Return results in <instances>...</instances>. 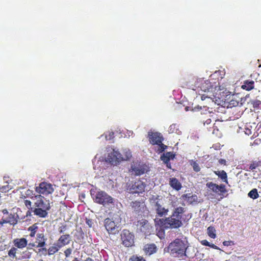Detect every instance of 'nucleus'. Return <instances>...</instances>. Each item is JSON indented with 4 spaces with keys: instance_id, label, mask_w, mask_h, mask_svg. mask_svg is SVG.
Wrapping results in <instances>:
<instances>
[{
    "instance_id": "1",
    "label": "nucleus",
    "mask_w": 261,
    "mask_h": 261,
    "mask_svg": "<svg viewBox=\"0 0 261 261\" xmlns=\"http://www.w3.org/2000/svg\"><path fill=\"white\" fill-rule=\"evenodd\" d=\"M185 211V208L181 206L175 208L170 217L160 220L161 227L166 229L180 227L183 224L182 220Z\"/></svg>"
},
{
    "instance_id": "2",
    "label": "nucleus",
    "mask_w": 261,
    "mask_h": 261,
    "mask_svg": "<svg viewBox=\"0 0 261 261\" xmlns=\"http://www.w3.org/2000/svg\"><path fill=\"white\" fill-rule=\"evenodd\" d=\"M170 254L174 257H182L186 256V244L184 242L179 239H175L169 245Z\"/></svg>"
},
{
    "instance_id": "3",
    "label": "nucleus",
    "mask_w": 261,
    "mask_h": 261,
    "mask_svg": "<svg viewBox=\"0 0 261 261\" xmlns=\"http://www.w3.org/2000/svg\"><path fill=\"white\" fill-rule=\"evenodd\" d=\"M149 170L147 165L140 161L132 162L129 169V172L135 176H141L147 173Z\"/></svg>"
},
{
    "instance_id": "4",
    "label": "nucleus",
    "mask_w": 261,
    "mask_h": 261,
    "mask_svg": "<svg viewBox=\"0 0 261 261\" xmlns=\"http://www.w3.org/2000/svg\"><path fill=\"white\" fill-rule=\"evenodd\" d=\"M47 238L46 237L45 234L43 232L38 233L36 234L35 243H30L28 244V248L31 249L33 247L40 248L39 252L47 251V248L45 247L46 245V241Z\"/></svg>"
},
{
    "instance_id": "5",
    "label": "nucleus",
    "mask_w": 261,
    "mask_h": 261,
    "mask_svg": "<svg viewBox=\"0 0 261 261\" xmlns=\"http://www.w3.org/2000/svg\"><path fill=\"white\" fill-rule=\"evenodd\" d=\"M146 187V181H144L141 178H138L134 181H132L129 183L128 186V190L131 193L140 194L145 191Z\"/></svg>"
},
{
    "instance_id": "6",
    "label": "nucleus",
    "mask_w": 261,
    "mask_h": 261,
    "mask_svg": "<svg viewBox=\"0 0 261 261\" xmlns=\"http://www.w3.org/2000/svg\"><path fill=\"white\" fill-rule=\"evenodd\" d=\"M206 186L215 195L220 196L221 199L226 196L224 195L225 194L227 193V190L225 185H218L211 181L206 183Z\"/></svg>"
},
{
    "instance_id": "7",
    "label": "nucleus",
    "mask_w": 261,
    "mask_h": 261,
    "mask_svg": "<svg viewBox=\"0 0 261 261\" xmlns=\"http://www.w3.org/2000/svg\"><path fill=\"white\" fill-rule=\"evenodd\" d=\"M93 198L94 202L103 205L113 202V198L107 193L102 191L97 192L94 196L93 195Z\"/></svg>"
},
{
    "instance_id": "8",
    "label": "nucleus",
    "mask_w": 261,
    "mask_h": 261,
    "mask_svg": "<svg viewBox=\"0 0 261 261\" xmlns=\"http://www.w3.org/2000/svg\"><path fill=\"white\" fill-rule=\"evenodd\" d=\"M159 197L160 196L159 195H152L149 200L150 203L153 204L155 208L156 213L159 216L162 217L168 214V209L163 207L159 203Z\"/></svg>"
},
{
    "instance_id": "9",
    "label": "nucleus",
    "mask_w": 261,
    "mask_h": 261,
    "mask_svg": "<svg viewBox=\"0 0 261 261\" xmlns=\"http://www.w3.org/2000/svg\"><path fill=\"white\" fill-rule=\"evenodd\" d=\"M106 161L111 165H117L122 161L121 154L115 149L112 148L108 153Z\"/></svg>"
},
{
    "instance_id": "10",
    "label": "nucleus",
    "mask_w": 261,
    "mask_h": 261,
    "mask_svg": "<svg viewBox=\"0 0 261 261\" xmlns=\"http://www.w3.org/2000/svg\"><path fill=\"white\" fill-rule=\"evenodd\" d=\"M35 190L39 194L45 195L51 194L54 191L53 185L46 182H41L39 186L36 187Z\"/></svg>"
},
{
    "instance_id": "11",
    "label": "nucleus",
    "mask_w": 261,
    "mask_h": 261,
    "mask_svg": "<svg viewBox=\"0 0 261 261\" xmlns=\"http://www.w3.org/2000/svg\"><path fill=\"white\" fill-rule=\"evenodd\" d=\"M112 219L107 218L104 221V226L109 234H115L119 232V225Z\"/></svg>"
},
{
    "instance_id": "12",
    "label": "nucleus",
    "mask_w": 261,
    "mask_h": 261,
    "mask_svg": "<svg viewBox=\"0 0 261 261\" xmlns=\"http://www.w3.org/2000/svg\"><path fill=\"white\" fill-rule=\"evenodd\" d=\"M122 244L126 247H130L134 244V236L129 230L124 229L121 234Z\"/></svg>"
},
{
    "instance_id": "13",
    "label": "nucleus",
    "mask_w": 261,
    "mask_h": 261,
    "mask_svg": "<svg viewBox=\"0 0 261 261\" xmlns=\"http://www.w3.org/2000/svg\"><path fill=\"white\" fill-rule=\"evenodd\" d=\"M138 225L140 227V231L145 235H149L153 231V227L148 221L145 219H142L138 222Z\"/></svg>"
},
{
    "instance_id": "14",
    "label": "nucleus",
    "mask_w": 261,
    "mask_h": 261,
    "mask_svg": "<svg viewBox=\"0 0 261 261\" xmlns=\"http://www.w3.org/2000/svg\"><path fill=\"white\" fill-rule=\"evenodd\" d=\"M36 201L35 202V205L37 207H40L46 210H49L50 208L49 200H46L43 196L39 195L36 196Z\"/></svg>"
},
{
    "instance_id": "15",
    "label": "nucleus",
    "mask_w": 261,
    "mask_h": 261,
    "mask_svg": "<svg viewBox=\"0 0 261 261\" xmlns=\"http://www.w3.org/2000/svg\"><path fill=\"white\" fill-rule=\"evenodd\" d=\"M147 138L152 145L159 144L164 140L163 136L161 133L158 132H148Z\"/></svg>"
},
{
    "instance_id": "16",
    "label": "nucleus",
    "mask_w": 261,
    "mask_h": 261,
    "mask_svg": "<svg viewBox=\"0 0 261 261\" xmlns=\"http://www.w3.org/2000/svg\"><path fill=\"white\" fill-rule=\"evenodd\" d=\"M71 241V237L69 234L61 235L57 241L60 248L68 245Z\"/></svg>"
},
{
    "instance_id": "17",
    "label": "nucleus",
    "mask_w": 261,
    "mask_h": 261,
    "mask_svg": "<svg viewBox=\"0 0 261 261\" xmlns=\"http://www.w3.org/2000/svg\"><path fill=\"white\" fill-rule=\"evenodd\" d=\"M15 247L18 249H23L28 245V241L24 238H16L13 240Z\"/></svg>"
},
{
    "instance_id": "18",
    "label": "nucleus",
    "mask_w": 261,
    "mask_h": 261,
    "mask_svg": "<svg viewBox=\"0 0 261 261\" xmlns=\"http://www.w3.org/2000/svg\"><path fill=\"white\" fill-rule=\"evenodd\" d=\"M169 184L171 187L176 191H179L181 189L182 186L180 181L175 177L170 178Z\"/></svg>"
},
{
    "instance_id": "19",
    "label": "nucleus",
    "mask_w": 261,
    "mask_h": 261,
    "mask_svg": "<svg viewBox=\"0 0 261 261\" xmlns=\"http://www.w3.org/2000/svg\"><path fill=\"white\" fill-rule=\"evenodd\" d=\"M144 250L146 254L150 255L157 251V248L154 244H146L144 248Z\"/></svg>"
},
{
    "instance_id": "20",
    "label": "nucleus",
    "mask_w": 261,
    "mask_h": 261,
    "mask_svg": "<svg viewBox=\"0 0 261 261\" xmlns=\"http://www.w3.org/2000/svg\"><path fill=\"white\" fill-rule=\"evenodd\" d=\"M254 88V82L252 80H247L244 81L241 88L246 91H250Z\"/></svg>"
},
{
    "instance_id": "21",
    "label": "nucleus",
    "mask_w": 261,
    "mask_h": 261,
    "mask_svg": "<svg viewBox=\"0 0 261 261\" xmlns=\"http://www.w3.org/2000/svg\"><path fill=\"white\" fill-rule=\"evenodd\" d=\"M175 156V154L173 152H167L163 153L160 158L164 163H168L170 160L174 159Z\"/></svg>"
},
{
    "instance_id": "22",
    "label": "nucleus",
    "mask_w": 261,
    "mask_h": 261,
    "mask_svg": "<svg viewBox=\"0 0 261 261\" xmlns=\"http://www.w3.org/2000/svg\"><path fill=\"white\" fill-rule=\"evenodd\" d=\"M199 88L202 91L206 92L209 91L210 89H212L213 86L210 81L205 80L201 82Z\"/></svg>"
},
{
    "instance_id": "23",
    "label": "nucleus",
    "mask_w": 261,
    "mask_h": 261,
    "mask_svg": "<svg viewBox=\"0 0 261 261\" xmlns=\"http://www.w3.org/2000/svg\"><path fill=\"white\" fill-rule=\"evenodd\" d=\"M214 173L217 175L223 182L226 184H228L227 175L224 170L214 171Z\"/></svg>"
},
{
    "instance_id": "24",
    "label": "nucleus",
    "mask_w": 261,
    "mask_h": 261,
    "mask_svg": "<svg viewBox=\"0 0 261 261\" xmlns=\"http://www.w3.org/2000/svg\"><path fill=\"white\" fill-rule=\"evenodd\" d=\"M47 211L40 208V207H37L35 208L33 212L35 215L40 218H45L48 215Z\"/></svg>"
},
{
    "instance_id": "25",
    "label": "nucleus",
    "mask_w": 261,
    "mask_h": 261,
    "mask_svg": "<svg viewBox=\"0 0 261 261\" xmlns=\"http://www.w3.org/2000/svg\"><path fill=\"white\" fill-rule=\"evenodd\" d=\"M61 249L60 246L56 243L53 246H50L47 249V254L48 255H51L57 253Z\"/></svg>"
},
{
    "instance_id": "26",
    "label": "nucleus",
    "mask_w": 261,
    "mask_h": 261,
    "mask_svg": "<svg viewBox=\"0 0 261 261\" xmlns=\"http://www.w3.org/2000/svg\"><path fill=\"white\" fill-rule=\"evenodd\" d=\"M168 132L170 134H176L177 135H180L181 132L179 130L178 125L177 124H172L170 125L169 129H168Z\"/></svg>"
},
{
    "instance_id": "27",
    "label": "nucleus",
    "mask_w": 261,
    "mask_h": 261,
    "mask_svg": "<svg viewBox=\"0 0 261 261\" xmlns=\"http://www.w3.org/2000/svg\"><path fill=\"white\" fill-rule=\"evenodd\" d=\"M17 215L16 216L15 214L11 213L9 215L8 217L6 219L9 224L15 225L17 223Z\"/></svg>"
},
{
    "instance_id": "28",
    "label": "nucleus",
    "mask_w": 261,
    "mask_h": 261,
    "mask_svg": "<svg viewBox=\"0 0 261 261\" xmlns=\"http://www.w3.org/2000/svg\"><path fill=\"white\" fill-rule=\"evenodd\" d=\"M38 228V227L37 226L36 224H34L30 226L28 228V230L29 231H30V233L29 234L30 237L33 238L35 236V234H36Z\"/></svg>"
},
{
    "instance_id": "29",
    "label": "nucleus",
    "mask_w": 261,
    "mask_h": 261,
    "mask_svg": "<svg viewBox=\"0 0 261 261\" xmlns=\"http://www.w3.org/2000/svg\"><path fill=\"white\" fill-rule=\"evenodd\" d=\"M132 157V153L128 149H125L123 151V154H121L122 161H127Z\"/></svg>"
},
{
    "instance_id": "30",
    "label": "nucleus",
    "mask_w": 261,
    "mask_h": 261,
    "mask_svg": "<svg viewBox=\"0 0 261 261\" xmlns=\"http://www.w3.org/2000/svg\"><path fill=\"white\" fill-rule=\"evenodd\" d=\"M207 233L208 236L212 238L215 239L216 238V229L213 226H209L207 229Z\"/></svg>"
},
{
    "instance_id": "31",
    "label": "nucleus",
    "mask_w": 261,
    "mask_h": 261,
    "mask_svg": "<svg viewBox=\"0 0 261 261\" xmlns=\"http://www.w3.org/2000/svg\"><path fill=\"white\" fill-rule=\"evenodd\" d=\"M248 196L253 199H257L259 197V195L257 192V190L255 188L253 189L249 192V193L248 194Z\"/></svg>"
},
{
    "instance_id": "32",
    "label": "nucleus",
    "mask_w": 261,
    "mask_h": 261,
    "mask_svg": "<svg viewBox=\"0 0 261 261\" xmlns=\"http://www.w3.org/2000/svg\"><path fill=\"white\" fill-rule=\"evenodd\" d=\"M200 243L201 245L203 246H208L211 247L212 248L218 250L219 249V247L215 245L214 244H211L208 242L206 240H203L200 241Z\"/></svg>"
},
{
    "instance_id": "33",
    "label": "nucleus",
    "mask_w": 261,
    "mask_h": 261,
    "mask_svg": "<svg viewBox=\"0 0 261 261\" xmlns=\"http://www.w3.org/2000/svg\"><path fill=\"white\" fill-rule=\"evenodd\" d=\"M259 166H261V161H253L250 165L249 169L253 171Z\"/></svg>"
},
{
    "instance_id": "34",
    "label": "nucleus",
    "mask_w": 261,
    "mask_h": 261,
    "mask_svg": "<svg viewBox=\"0 0 261 261\" xmlns=\"http://www.w3.org/2000/svg\"><path fill=\"white\" fill-rule=\"evenodd\" d=\"M190 165L192 166L193 170L196 172H198L200 171V167L199 166V164L197 162V161H194V160H191L190 161Z\"/></svg>"
},
{
    "instance_id": "35",
    "label": "nucleus",
    "mask_w": 261,
    "mask_h": 261,
    "mask_svg": "<svg viewBox=\"0 0 261 261\" xmlns=\"http://www.w3.org/2000/svg\"><path fill=\"white\" fill-rule=\"evenodd\" d=\"M17 251V248H16L15 247H12L8 251V256L12 258H15L16 257V254Z\"/></svg>"
},
{
    "instance_id": "36",
    "label": "nucleus",
    "mask_w": 261,
    "mask_h": 261,
    "mask_svg": "<svg viewBox=\"0 0 261 261\" xmlns=\"http://www.w3.org/2000/svg\"><path fill=\"white\" fill-rule=\"evenodd\" d=\"M131 206L136 212H139L141 210V202L140 201H135L134 202H132Z\"/></svg>"
},
{
    "instance_id": "37",
    "label": "nucleus",
    "mask_w": 261,
    "mask_h": 261,
    "mask_svg": "<svg viewBox=\"0 0 261 261\" xmlns=\"http://www.w3.org/2000/svg\"><path fill=\"white\" fill-rule=\"evenodd\" d=\"M251 103L254 109H261V101L258 99H254L251 101Z\"/></svg>"
},
{
    "instance_id": "38",
    "label": "nucleus",
    "mask_w": 261,
    "mask_h": 261,
    "mask_svg": "<svg viewBox=\"0 0 261 261\" xmlns=\"http://www.w3.org/2000/svg\"><path fill=\"white\" fill-rule=\"evenodd\" d=\"M104 136L106 140H111L114 138V133L113 132L108 131L105 133L101 136Z\"/></svg>"
},
{
    "instance_id": "39",
    "label": "nucleus",
    "mask_w": 261,
    "mask_h": 261,
    "mask_svg": "<svg viewBox=\"0 0 261 261\" xmlns=\"http://www.w3.org/2000/svg\"><path fill=\"white\" fill-rule=\"evenodd\" d=\"M128 261H146L142 256H138L137 255H133L130 257Z\"/></svg>"
},
{
    "instance_id": "40",
    "label": "nucleus",
    "mask_w": 261,
    "mask_h": 261,
    "mask_svg": "<svg viewBox=\"0 0 261 261\" xmlns=\"http://www.w3.org/2000/svg\"><path fill=\"white\" fill-rule=\"evenodd\" d=\"M32 253L28 250H25L22 253V258L23 259H29L31 257Z\"/></svg>"
},
{
    "instance_id": "41",
    "label": "nucleus",
    "mask_w": 261,
    "mask_h": 261,
    "mask_svg": "<svg viewBox=\"0 0 261 261\" xmlns=\"http://www.w3.org/2000/svg\"><path fill=\"white\" fill-rule=\"evenodd\" d=\"M157 145L159 146L158 149L157 150V152H158L159 153H161L163 152L167 148V146L163 144L162 142Z\"/></svg>"
},
{
    "instance_id": "42",
    "label": "nucleus",
    "mask_w": 261,
    "mask_h": 261,
    "mask_svg": "<svg viewBox=\"0 0 261 261\" xmlns=\"http://www.w3.org/2000/svg\"><path fill=\"white\" fill-rule=\"evenodd\" d=\"M239 104V101L233 99H232L229 103V105L230 106V107H236V106H238Z\"/></svg>"
},
{
    "instance_id": "43",
    "label": "nucleus",
    "mask_w": 261,
    "mask_h": 261,
    "mask_svg": "<svg viewBox=\"0 0 261 261\" xmlns=\"http://www.w3.org/2000/svg\"><path fill=\"white\" fill-rule=\"evenodd\" d=\"M72 253V249L70 248H67L64 251V253L66 257H68Z\"/></svg>"
},
{
    "instance_id": "44",
    "label": "nucleus",
    "mask_w": 261,
    "mask_h": 261,
    "mask_svg": "<svg viewBox=\"0 0 261 261\" xmlns=\"http://www.w3.org/2000/svg\"><path fill=\"white\" fill-rule=\"evenodd\" d=\"M24 203L25 206L28 208H29V209L31 208L32 202H31V201H30L29 200H25L24 201Z\"/></svg>"
},
{
    "instance_id": "45",
    "label": "nucleus",
    "mask_w": 261,
    "mask_h": 261,
    "mask_svg": "<svg viewBox=\"0 0 261 261\" xmlns=\"http://www.w3.org/2000/svg\"><path fill=\"white\" fill-rule=\"evenodd\" d=\"M66 230V225H62V226L60 227L59 228V232L60 233H63L65 230Z\"/></svg>"
},
{
    "instance_id": "46",
    "label": "nucleus",
    "mask_w": 261,
    "mask_h": 261,
    "mask_svg": "<svg viewBox=\"0 0 261 261\" xmlns=\"http://www.w3.org/2000/svg\"><path fill=\"white\" fill-rule=\"evenodd\" d=\"M223 245L225 246H230L231 244H233V242L231 241H225L223 242Z\"/></svg>"
},
{
    "instance_id": "47",
    "label": "nucleus",
    "mask_w": 261,
    "mask_h": 261,
    "mask_svg": "<svg viewBox=\"0 0 261 261\" xmlns=\"http://www.w3.org/2000/svg\"><path fill=\"white\" fill-rule=\"evenodd\" d=\"M9 223L7 219L2 218L0 221V225L3 226L4 224Z\"/></svg>"
},
{
    "instance_id": "48",
    "label": "nucleus",
    "mask_w": 261,
    "mask_h": 261,
    "mask_svg": "<svg viewBox=\"0 0 261 261\" xmlns=\"http://www.w3.org/2000/svg\"><path fill=\"white\" fill-rule=\"evenodd\" d=\"M212 122V120L210 118L207 119L205 121H203V124L205 125V124L208 125Z\"/></svg>"
},
{
    "instance_id": "49",
    "label": "nucleus",
    "mask_w": 261,
    "mask_h": 261,
    "mask_svg": "<svg viewBox=\"0 0 261 261\" xmlns=\"http://www.w3.org/2000/svg\"><path fill=\"white\" fill-rule=\"evenodd\" d=\"M219 163L220 164H222V165H225L226 164V161L224 159H221L219 160Z\"/></svg>"
},
{
    "instance_id": "50",
    "label": "nucleus",
    "mask_w": 261,
    "mask_h": 261,
    "mask_svg": "<svg viewBox=\"0 0 261 261\" xmlns=\"http://www.w3.org/2000/svg\"><path fill=\"white\" fill-rule=\"evenodd\" d=\"M206 98H209L210 97H208V96H206L205 94H202L201 96V99L202 100H205Z\"/></svg>"
},
{
    "instance_id": "51",
    "label": "nucleus",
    "mask_w": 261,
    "mask_h": 261,
    "mask_svg": "<svg viewBox=\"0 0 261 261\" xmlns=\"http://www.w3.org/2000/svg\"><path fill=\"white\" fill-rule=\"evenodd\" d=\"M165 164H166V166L169 168V169H171V164L169 162L168 163H164Z\"/></svg>"
},
{
    "instance_id": "52",
    "label": "nucleus",
    "mask_w": 261,
    "mask_h": 261,
    "mask_svg": "<svg viewBox=\"0 0 261 261\" xmlns=\"http://www.w3.org/2000/svg\"><path fill=\"white\" fill-rule=\"evenodd\" d=\"M2 212L4 214H8V211L7 209L3 210Z\"/></svg>"
},
{
    "instance_id": "53",
    "label": "nucleus",
    "mask_w": 261,
    "mask_h": 261,
    "mask_svg": "<svg viewBox=\"0 0 261 261\" xmlns=\"http://www.w3.org/2000/svg\"><path fill=\"white\" fill-rule=\"evenodd\" d=\"M227 85H226L225 86V87H223L222 86H219V89L220 90H223L224 89L226 88V87H227Z\"/></svg>"
},
{
    "instance_id": "54",
    "label": "nucleus",
    "mask_w": 261,
    "mask_h": 261,
    "mask_svg": "<svg viewBox=\"0 0 261 261\" xmlns=\"http://www.w3.org/2000/svg\"><path fill=\"white\" fill-rule=\"evenodd\" d=\"M85 261H94V260L92 258L88 257L85 260Z\"/></svg>"
},
{
    "instance_id": "55",
    "label": "nucleus",
    "mask_w": 261,
    "mask_h": 261,
    "mask_svg": "<svg viewBox=\"0 0 261 261\" xmlns=\"http://www.w3.org/2000/svg\"><path fill=\"white\" fill-rule=\"evenodd\" d=\"M194 109L195 110H196V109H197V110H201V107H199V106H198L197 107H195L194 108Z\"/></svg>"
},
{
    "instance_id": "56",
    "label": "nucleus",
    "mask_w": 261,
    "mask_h": 261,
    "mask_svg": "<svg viewBox=\"0 0 261 261\" xmlns=\"http://www.w3.org/2000/svg\"><path fill=\"white\" fill-rule=\"evenodd\" d=\"M162 233H163V234H164V232H161V233L159 232L158 234V236L160 238H161L162 237L160 236V235H162Z\"/></svg>"
},
{
    "instance_id": "57",
    "label": "nucleus",
    "mask_w": 261,
    "mask_h": 261,
    "mask_svg": "<svg viewBox=\"0 0 261 261\" xmlns=\"http://www.w3.org/2000/svg\"><path fill=\"white\" fill-rule=\"evenodd\" d=\"M90 222H91V221L90 220H87L86 221V223L87 224L89 225L90 226H91L90 224Z\"/></svg>"
},
{
    "instance_id": "58",
    "label": "nucleus",
    "mask_w": 261,
    "mask_h": 261,
    "mask_svg": "<svg viewBox=\"0 0 261 261\" xmlns=\"http://www.w3.org/2000/svg\"><path fill=\"white\" fill-rule=\"evenodd\" d=\"M72 261H80L77 257H75Z\"/></svg>"
},
{
    "instance_id": "59",
    "label": "nucleus",
    "mask_w": 261,
    "mask_h": 261,
    "mask_svg": "<svg viewBox=\"0 0 261 261\" xmlns=\"http://www.w3.org/2000/svg\"><path fill=\"white\" fill-rule=\"evenodd\" d=\"M5 189L4 187H3L2 188H0V191H2V190H4V189Z\"/></svg>"
},
{
    "instance_id": "60",
    "label": "nucleus",
    "mask_w": 261,
    "mask_h": 261,
    "mask_svg": "<svg viewBox=\"0 0 261 261\" xmlns=\"http://www.w3.org/2000/svg\"><path fill=\"white\" fill-rule=\"evenodd\" d=\"M182 196H183V197H186V195H184Z\"/></svg>"
},
{
    "instance_id": "61",
    "label": "nucleus",
    "mask_w": 261,
    "mask_h": 261,
    "mask_svg": "<svg viewBox=\"0 0 261 261\" xmlns=\"http://www.w3.org/2000/svg\"><path fill=\"white\" fill-rule=\"evenodd\" d=\"M31 192V191L28 190V192Z\"/></svg>"
}]
</instances>
